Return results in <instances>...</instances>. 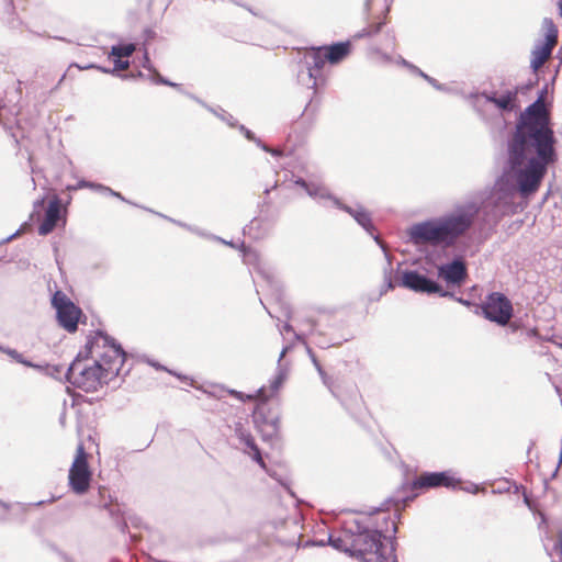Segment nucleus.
I'll return each instance as SVG.
<instances>
[{
	"instance_id": "1",
	"label": "nucleus",
	"mask_w": 562,
	"mask_h": 562,
	"mask_svg": "<svg viewBox=\"0 0 562 562\" xmlns=\"http://www.w3.org/2000/svg\"><path fill=\"white\" fill-rule=\"evenodd\" d=\"M554 136L549 126L544 103L538 99L520 115L516 131L508 139L507 157L494 194L507 203L516 192L522 198L540 187L549 164L554 161Z\"/></svg>"
},
{
	"instance_id": "2",
	"label": "nucleus",
	"mask_w": 562,
	"mask_h": 562,
	"mask_svg": "<svg viewBox=\"0 0 562 562\" xmlns=\"http://www.w3.org/2000/svg\"><path fill=\"white\" fill-rule=\"evenodd\" d=\"M125 352L114 339L102 331L95 333L67 370V380L85 392L97 391L103 383L119 375Z\"/></svg>"
},
{
	"instance_id": "3",
	"label": "nucleus",
	"mask_w": 562,
	"mask_h": 562,
	"mask_svg": "<svg viewBox=\"0 0 562 562\" xmlns=\"http://www.w3.org/2000/svg\"><path fill=\"white\" fill-rule=\"evenodd\" d=\"M479 210L476 203H465L445 216L414 224L408 229V236L415 245L450 246L471 227Z\"/></svg>"
},
{
	"instance_id": "4",
	"label": "nucleus",
	"mask_w": 562,
	"mask_h": 562,
	"mask_svg": "<svg viewBox=\"0 0 562 562\" xmlns=\"http://www.w3.org/2000/svg\"><path fill=\"white\" fill-rule=\"evenodd\" d=\"M334 548L350 552L362 562H396L393 541L379 530L359 532L347 546L341 538H330Z\"/></svg>"
},
{
	"instance_id": "5",
	"label": "nucleus",
	"mask_w": 562,
	"mask_h": 562,
	"mask_svg": "<svg viewBox=\"0 0 562 562\" xmlns=\"http://www.w3.org/2000/svg\"><path fill=\"white\" fill-rule=\"evenodd\" d=\"M295 183L299 184L300 187H302L306 191V193L313 199H316L319 201H322V200L331 201L335 206L342 209L344 211L349 213L360 226H362L367 232L371 233V229L373 228V226L371 223L370 214L368 212H366L362 207L352 209V207L341 204L336 198L331 196V194L325 187H323L318 183L307 182L301 178H299L295 181Z\"/></svg>"
},
{
	"instance_id": "6",
	"label": "nucleus",
	"mask_w": 562,
	"mask_h": 562,
	"mask_svg": "<svg viewBox=\"0 0 562 562\" xmlns=\"http://www.w3.org/2000/svg\"><path fill=\"white\" fill-rule=\"evenodd\" d=\"M91 477L92 472L88 464V454L83 445L79 443L68 473L70 490L77 495H83L90 487Z\"/></svg>"
},
{
	"instance_id": "7",
	"label": "nucleus",
	"mask_w": 562,
	"mask_h": 562,
	"mask_svg": "<svg viewBox=\"0 0 562 562\" xmlns=\"http://www.w3.org/2000/svg\"><path fill=\"white\" fill-rule=\"evenodd\" d=\"M484 316L505 326L513 316V305L510 301L502 293H491L482 305Z\"/></svg>"
},
{
	"instance_id": "8",
	"label": "nucleus",
	"mask_w": 562,
	"mask_h": 562,
	"mask_svg": "<svg viewBox=\"0 0 562 562\" xmlns=\"http://www.w3.org/2000/svg\"><path fill=\"white\" fill-rule=\"evenodd\" d=\"M52 304L56 310L59 325L70 333L75 331L81 315L80 308L60 291L53 295Z\"/></svg>"
},
{
	"instance_id": "9",
	"label": "nucleus",
	"mask_w": 562,
	"mask_h": 562,
	"mask_svg": "<svg viewBox=\"0 0 562 562\" xmlns=\"http://www.w3.org/2000/svg\"><path fill=\"white\" fill-rule=\"evenodd\" d=\"M401 284L415 292L440 293L446 296L447 292H441V288L436 282L418 273L417 271H406L402 276Z\"/></svg>"
},
{
	"instance_id": "10",
	"label": "nucleus",
	"mask_w": 562,
	"mask_h": 562,
	"mask_svg": "<svg viewBox=\"0 0 562 562\" xmlns=\"http://www.w3.org/2000/svg\"><path fill=\"white\" fill-rule=\"evenodd\" d=\"M459 483L454 477H452L448 472H426L423 473L415 482V488L423 487H456Z\"/></svg>"
},
{
	"instance_id": "11",
	"label": "nucleus",
	"mask_w": 562,
	"mask_h": 562,
	"mask_svg": "<svg viewBox=\"0 0 562 562\" xmlns=\"http://www.w3.org/2000/svg\"><path fill=\"white\" fill-rule=\"evenodd\" d=\"M438 276L447 283L461 284L467 277V268L462 260L456 259L438 268Z\"/></svg>"
},
{
	"instance_id": "12",
	"label": "nucleus",
	"mask_w": 562,
	"mask_h": 562,
	"mask_svg": "<svg viewBox=\"0 0 562 562\" xmlns=\"http://www.w3.org/2000/svg\"><path fill=\"white\" fill-rule=\"evenodd\" d=\"M325 61H327V57L323 47L312 49L305 55V63L307 65L306 76L312 81V88L316 86V71L323 68Z\"/></svg>"
},
{
	"instance_id": "13",
	"label": "nucleus",
	"mask_w": 562,
	"mask_h": 562,
	"mask_svg": "<svg viewBox=\"0 0 562 562\" xmlns=\"http://www.w3.org/2000/svg\"><path fill=\"white\" fill-rule=\"evenodd\" d=\"M482 99L485 100V103L494 104L501 112H510L517 108V92L516 91H506L503 94L497 95L483 93L481 95Z\"/></svg>"
},
{
	"instance_id": "14",
	"label": "nucleus",
	"mask_w": 562,
	"mask_h": 562,
	"mask_svg": "<svg viewBox=\"0 0 562 562\" xmlns=\"http://www.w3.org/2000/svg\"><path fill=\"white\" fill-rule=\"evenodd\" d=\"M60 214V201L58 198H54L49 201L48 207L45 213V218L38 227L40 235L49 234L56 226Z\"/></svg>"
},
{
	"instance_id": "15",
	"label": "nucleus",
	"mask_w": 562,
	"mask_h": 562,
	"mask_svg": "<svg viewBox=\"0 0 562 562\" xmlns=\"http://www.w3.org/2000/svg\"><path fill=\"white\" fill-rule=\"evenodd\" d=\"M239 443L243 447V450L245 453L249 454L254 461H256L262 469L266 468V464L262 460L261 453L259 448L257 447L252 436L245 431V430H238L237 432Z\"/></svg>"
},
{
	"instance_id": "16",
	"label": "nucleus",
	"mask_w": 562,
	"mask_h": 562,
	"mask_svg": "<svg viewBox=\"0 0 562 562\" xmlns=\"http://www.w3.org/2000/svg\"><path fill=\"white\" fill-rule=\"evenodd\" d=\"M327 61L330 64H337L342 60L350 52V43H336L328 47H323Z\"/></svg>"
},
{
	"instance_id": "17",
	"label": "nucleus",
	"mask_w": 562,
	"mask_h": 562,
	"mask_svg": "<svg viewBox=\"0 0 562 562\" xmlns=\"http://www.w3.org/2000/svg\"><path fill=\"white\" fill-rule=\"evenodd\" d=\"M553 47V45L546 43L539 44L535 47L530 61V65L535 70L540 68L546 63V60L550 57Z\"/></svg>"
},
{
	"instance_id": "18",
	"label": "nucleus",
	"mask_w": 562,
	"mask_h": 562,
	"mask_svg": "<svg viewBox=\"0 0 562 562\" xmlns=\"http://www.w3.org/2000/svg\"><path fill=\"white\" fill-rule=\"evenodd\" d=\"M259 429L266 439H272L276 437L280 429L279 417H273L270 420H265L259 425Z\"/></svg>"
},
{
	"instance_id": "19",
	"label": "nucleus",
	"mask_w": 562,
	"mask_h": 562,
	"mask_svg": "<svg viewBox=\"0 0 562 562\" xmlns=\"http://www.w3.org/2000/svg\"><path fill=\"white\" fill-rule=\"evenodd\" d=\"M285 380V373L282 370H279L277 376L271 381L270 383V391L271 393L269 395L266 394V391L263 387H261L258 391V397H261L263 401L268 400L271 395L278 392L280 386L282 385L283 381Z\"/></svg>"
},
{
	"instance_id": "20",
	"label": "nucleus",
	"mask_w": 562,
	"mask_h": 562,
	"mask_svg": "<svg viewBox=\"0 0 562 562\" xmlns=\"http://www.w3.org/2000/svg\"><path fill=\"white\" fill-rule=\"evenodd\" d=\"M81 189V188H89V189H92V190H97L101 193H105V194H110V195H113V196H116L121 200H124V198L121 195V193L119 192H115L113 191L111 188L109 187H105L103 184H99V183H93V182H89V181H79L77 187H75L74 189Z\"/></svg>"
},
{
	"instance_id": "21",
	"label": "nucleus",
	"mask_w": 562,
	"mask_h": 562,
	"mask_svg": "<svg viewBox=\"0 0 562 562\" xmlns=\"http://www.w3.org/2000/svg\"><path fill=\"white\" fill-rule=\"evenodd\" d=\"M542 29L546 35V44L555 46L558 38V29L551 19L546 18L542 22Z\"/></svg>"
},
{
	"instance_id": "22",
	"label": "nucleus",
	"mask_w": 562,
	"mask_h": 562,
	"mask_svg": "<svg viewBox=\"0 0 562 562\" xmlns=\"http://www.w3.org/2000/svg\"><path fill=\"white\" fill-rule=\"evenodd\" d=\"M135 52L134 44L112 46L110 56L114 58L130 57Z\"/></svg>"
},
{
	"instance_id": "23",
	"label": "nucleus",
	"mask_w": 562,
	"mask_h": 562,
	"mask_svg": "<svg viewBox=\"0 0 562 562\" xmlns=\"http://www.w3.org/2000/svg\"><path fill=\"white\" fill-rule=\"evenodd\" d=\"M244 262L249 266H257L259 263V255L256 250L247 248L244 244L241 245Z\"/></svg>"
},
{
	"instance_id": "24",
	"label": "nucleus",
	"mask_w": 562,
	"mask_h": 562,
	"mask_svg": "<svg viewBox=\"0 0 562 562\" xmlns=\"http://www.w3.org/2000/svg\"><path fill=\"white\" fill-rule=\"evenodd\" d=\"M90 67L94 68L93 65H91ZM128 67H130L128 60H122L121 58H115L114 59V69L113 70H109V69H105V68H102V67H98V69H100L103 72H111V74H113L116 70H126ZM95 68H97V66H95Z\"/></svg>"
},
{
	"instance_id": "25",
	"label": "nucleus",
	"mask_w": 562,
	"mask_h": 562,
	"mask_svg": "<svg viewBox=\"0 0 562 562\" xmlns=\"http://www.w3.org/2000/svg\"><path fill=\"white\" fill-rule=\"evenodd\" d=\"M5 353L20 363H23L27 367H33V364L30 361L23 359L22 355L19 353L15 349L8 348L5 349Z\"/></svg>"
},
{
	"instance_id": "26",
	"label": "nucleus",
	"mask_w": 562,
	"mask_h": 562,
	"mask_svg": "<svg viewBox=\"0 0 562 562\" xmlns=\"http://www.w3.org/2000/svg\"><path fill=\"white\" fill-rule=\"evenodd\" d=\"M308 353L312 358V361H313L316 370L318 371L319 375L322 376L323 382L325 384H327L328 378H327L326 373L324 372V370L322 369V367H321L319 362L317 361V359L315 358V356L312 353L311 349H308Z\"/></svg>"
},
{
	"instance_id": "27",
	"label": "nucleus",
	"mask_w": 562,
	"mask_h": 562,
	"mask_svg": "<svg viewBox=\"0 0 562 562\" xmlns=\"http://www.w3.org/2000/svg\"><path fill=\"white\" fill-rule=\"evenodd\" d=\"M382 24L383 23H378V24L371 25L370 27H368V30H363L361 33H359L357 35V37H362L364 35H373V34L379 33L382 27Z\"/></svg>"
},
{
	"instance_id": "28",
	"label": "nucleus",
	"mask_w": 562,
	"mask_h": 562,
	"mask_svg": "<svg viewBox=\"0 0 562 562\" xmlns=\"http://www.w3.org/2000/svg\"><path fill=\"white\" fill-rule=\"evenodd\" d=\"M154 81L156 83H161V85H166V86H171V87H177L176 83L173 82H170L169 80L162 78L158 72L154 71Z\"/></svg>"
},
{
	"instance_id": "29",
	"label": "nucleus",
	"mask_w": 562,
	"mask_h": 562,
	"mask_svg": "<svg viewBox=\"0 0 562 562\" xmlns=\"http://www.w3.org/2000/svg\"><path fill=\"white\" fill-rule=\"evenodd\" d=\"M9 505L0 501V519L5 518Z\"/></svg>"
},
{
	"instance_id": "30",
	"label": "nucleus",
	"mask_w": 562,
	"mask_h": 562,
	"mask_svg": "<svg viewBox=\"0 0 562 562\" xmlns=\"http://www.w3.org/2000/svg\"><path fill=\"white\" fill-rule=\"evenodd\" d=\"M419 75L425 78L429 83H431L437 89H440V86L437 85L436 80L424 74L423 71H419Z\"/></svg>"
},
{
	"instance_id": "31",
	"label": "nucleus",
	"mask_w": 562,
	"mask_h": 562,
	"mask_svg": "<svg viewBox=\"0 0 562 562\" xmlns=\"http://www.w3.org/2000/svg\"><path fill=\"white\" fill-rule=\"evenodd\" d=\"M240 130L245 133V136H246L249 140H256V139H255L254 134H252L249 130H247L245 126H243V125H241V126H240Z\"/></svg>"
},
{
	"instance_id": "32",
	"label": "nucleus",
	"mask_w": 562,
	"mask_h": 562,
	"mask_svg": "<svg viewBox=\"0 0 562 562\" xmlns=\"http://www.w3.org/2000/svg\"><path fill=\"white\" fill-rule=\"evenodd\" d=\"M258 145L262 147L263 150L271 153L272 155L279 156L280 151L277 149H269L267 146L261 145L259 140H256Z\"/></svg>"
},
{
	"instance_id": "33",
	"label": "nucleus",
	"mask_w": 562,
	"mask_h": 562,
	"mask_svg": "<svg viewBox=\"0 0 562 562\" xmlns=\"http://www.w3.org/2000/svg\"><path fill=\"white\" fill-rule=\"evenodd\" d=\"M281 334H284V333H293V328L290 324H284L283 327L281 328Z\"/></svg>"
},
{
	"instance_id": "34",
	"label": "nucleus",
	"mask_w": 562,
	"mask_h": 562,
	"mask_svg": "<svg viewBox=\"0 0 562 562\" xmlns=\"http://www.w3.org/2000/svg\"><path fill=\"white\" fill-rule=\"evenodd\" d=\"M143 67L148 69L149 71H151V65H150L149 58L147 56V53H145V61L143 64Z\"/></svg>"
},
{
	"instance_id": "35",
	"label": "nucleus",
	"mask_w": 562,
	"mask_h": 562,
	"mask_svg": "<svg viewBox=\"0 0 562 562\" xmlns=\"http://www.w3.org/2000/svg\"><path fill=\"white\" fill-rule=\"evenodd\" d=\"M290 347H283L281 353H280V358H279V361L285 356V353L289 351Z\"/></svg>"
},
{
	"instance_id": "36",
	"label": "nucleus",
	"mask_w": 562,
	"mask_h": 562,
	"mask_svg": "<svg viewBox=\"0 0 562 562\" xmlns=\"http://www.w3.org/2000/svg\"><path fill=\"white\" fill-rule=\"evenodd\" d=\"M559 14L562 16V0H558Z\"/></svg>"
},
{
	"instance_id": "37",
	"label": "nucleus",
	"mask_w": 562,
	"mask_h": 562,
	"mask_svg": "<svg viewBox=\"0 0 562 562\" xmlns=\"http://www.w3.org/2000/svg\"><path fill=\"white\" fill-rule=\"evenodd\" d=\"M236 397L241 398V393L233 391L232 392Z\"/></svg>"
},
{
	"instance_id": "38",
	"label": "nucleus",
	"mask_w": 562,
	"mask_h": 562,
	"mask_svg": "<svg viewBox=\"0 0 562 562\" xmlns=\"http://www.w3.org/2000/svg\"><path fill=\"white\" fill-rule=\"evenodd\" d=\"M392 288H393V284H392V282H391V279H390V278H387V289H392Z\"/></svg>"
},
{
	"instance_id": "39",
	"label": "nucleus",
	"mask_w": 562,
	"mask_h": 562,
	"mask_svg": "<svg viewBox=\"0 0 562 562\" xmlns=\"http://www.w3.org/2000/svg\"><path fill=\"white\" fill-rule=\"evenodd\" d=\"M43 203H44V200L37 201V202L35 203V206H41Z\"/></svg>"
},
{
	"instance_id": "40",
	"label": "nucleus",
	"mask_w": 562,
	"mask_h": 562,
	"mask_svg": "<svg viewBox=\"0 0 562 562\" xmlns=\"http://www.w3.org/2000/svg\"><path fill=\"white\" fill-rule=\"evenodd\" d=\"M465 490H467L468 492H473V493H474V492H476V491H477V487H476V486H474V487H473V490H470V488H465Z\"/></svg>"
},
{
	"instance_id": "41",
	"label": "nucleus",
	"mask_w": 562,
	"mask_h": 562,
	"mask_svg": "<svg viewBox=\"0 0 562 562\" xmlns=\"http://www.w3.org/2000/svg\"><path fill=\"white\" fill-rule=\"evenodd\" d=\"M459 302H461V303H462V304H464V305H469V302H468V301H464V300H461V299H460V300H459Z\"/></svg>"
},
{
	"instance_id": "42",
	"label": "nucleus",
	"mask_w": 562,
	"mask_h": 562,
	"mask_svg": "<svg viewBox=\"0 0 562 562\" xmlns=\"http://www.w3.org/2000/svg\"><path fill=\"white\" fill-rule=\"evenodd\" d=\"M5 349L4 347L0 346V351L4 352L5 353Z\"/></svg>"
},
{
	"instance_id": "43",
	"label": "nucleus",
	"mask_w": 562,
	"mask_h": 562,
	"mask_svg": "<svg viewBox=\"0 0 562 562\" xmlns=\"http://www.w3.org/2000/svg\"><path fill=\"white\" fill-rule=\"evenodd\" d=\"M221 241H223V243L227 244L228 246H233V245H232V243H227V241H225V240H223V239H221Z\"/></svg>"
},
{
	"instance_id": "44",
	"label": "nucleus",
	"mask_w": 562,
	"mask_h": 562,
	"mask_svg": "<svg viewBox=\"0 0 562 562\" xmlns=\"http://www.w3.org/2000/svg\"><path fill=\"white\" fill-rule=\"evenodd\" d=\"M254 397H255V396H252V395H248V396H247V398H248V400H251V398H254Z\"/></svg>"
},
{
	"instance_id": "45",
	"label": "nucleus",
	"mask_w": 562,
	"mask_h": 562,
	"mask_svg": "<svg viewBox=\"0 0 562 562\" xmlns=\"http://www.w3.org/2000/svg\"><path fill=\"white\" fill-rule=\"evenodd\" d=\"M393 531H395V522L392 521Z\"/></svg>"
}]
</instances>
